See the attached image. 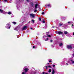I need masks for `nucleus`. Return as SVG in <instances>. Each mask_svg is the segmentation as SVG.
Masks as SVG:
<instances>
[{
    "instance_id": "obj_28",
    "label": "nucleus",
    "mask_w": 74,
    "mask_h": 74,
    "mask_svg": "<svg viewBox=\"0 0 74 74\" xmlns=\"http://www.w3.org/2000/svg\"><path fill=\"white\" fill-rule=\"evenodd\" d=\"M26 73H25L24 72H23L22 73V74H25Z\"/></svg>"
},
{
    "instance_id": "obj_2",
    "label": "nucleus",
    "mask_w": 74,
    "mask_h": 74,
    "mask_svg": "<svg viewBox=\"0 0 74 74\" xmlns=\"http://www.w3.org/2000/svg\"><path fill=\"white\" fill-rule=\"evenodd\" d=\"M56 34H59V35H60V34H62L63 33V32L61 31H58V32L56 31Z\"/></svg>"
},
{
    "instance_id": "obj_25",
    "label": "nucleus",
    "mask_w": 74,
    "mask_h": 74,
    "mask_svg": "<svg viewBox=\"0 0 74 74\" xmlns=\"http://www.w3.org/2000/svg\"><path fill=\"white\" fill-rule=\"evenodd\" d=\"M55 65H54V64L53 65V67H55Z\"/></svg>"
},
{
    "instance_id": "obj_39",
    "label": "nucleus",
    "mask_w": 74,
    "mask_h": 74,
    "mask_svg": "<svg viewBox=\"0 0 74 74\" xmlns=\"http://www.w3.org/2000/svg\"><path fill=\"white\" fill-rule=\"evenodd\" d=\"M72 63H74V61H73L72 62Z\"/></svg>"
},
{
    "instance_id": "obj_38",
    "label": "nucleus",
    "mask_w": 74,
    "mask_h": 74,
    "mask_svg": "<svg viewBox=\"0 0 74 74\" xmlns=\"http://www.w3.org/2000/svg\"><path fill=\"white\" fill-rule=\"evenodd\" d=\"M10 27H9V29H10Z\"/></svg>"
},
{
    "instance_id": "obj_5",
    "label": "nucleus",
    "mask_w": 74,
    "mask_h": 74,
    "mask_svg": "<svg viewBox=\"0 0 74 74\" xmlns=\"http://www.w3.org/2000/svg\"><path fill=\"white\" fill-rule=\"evenodd\" d=\"M0 12H1V13H3V14L5 13V11L1 9H0Z\"/></svg>"
},
{
    "instance_id": "obj_3",
    "label": "nucleus",
    "mask_w": 74,
    "mask_h": 74,
    "mask_svg": "<svg viewBox=\"0 0 74 74\" xmlns=\"http://www.w3.org/2000/svg\"><path fill=\"white\" fill-rule=\"evenodd\" d=\"M72 47H73V46L71 45H67V48L68 49H72Z\"/></svg>"
},
{
    "instance_id": "obj_26",
    "label": "nucleus",
    "mask_w": 74,
    "mask_h": 74,
    "mask_svg": "<svg viewBox=\"0 0 74 74\" xmlns=\"http://www.w3.org/2000/svg\"><path fill=\"white\" fill-rule=\"evenodd\" d=\"M48 67H49V68H51V66L50 65Z\"/></svg>"
},
{
    "instance_id": "obj_30",
    "label": "nucleus",
    "mask_w": 74,
    "mask_h": 74,
    "mask_svg": "<svg viewBox=\"0 0 74 74\" xmlns=\"http://www.w3.org/2000/svg\"><path fill=\"white\" fill-rule=\"evenodd\" d=\"M8 0H4V1H5V2H6V1H7Z\"/></svg>"
},
{
    "instance_id": "obj_6",
    "label": "nucleus",
    "mask_w": 74,
    "mask_h": 74,
    "mask_svg": "<svg viewBox=\"0 0 74 74\" xmlns=\"http://www.w3.org/2000/svg\"><path fill=\"white\" fill-rule=\"evenodd\" d=\"M24 70L25 71V73H27V71H28V70H29V69H28V68H25L24 69Z\"/></svg>"
},
{
    "instance_id": "obj_19",
    "label": "nucleus",
    "mask_w": 74,
    "mask_h": 74,
    "mask_svg": "<svg viewBox=\"0 0 74 74\" xmlns=\"http://www.w3.org/2000/svg\"><path fill=\"white\" fill-rule=\"evenodd\" d=\"M62 25V24H60L59 25V26L60 27Z\"/></svg>"
},
{
    "instance_id": "obj_32",
    "label": "nucleus",
    "mask_w": 74,
    "mask_h": 74,
    "mask_svg": "<svg viewBox=\"0 0 74 74\" xmlns=\"http://www.w3.org/2000/svg\"><path fill=\"white\" fill-rule=\"evenodd\" d=\"M49 62H51V63H52V62L51 61V60H50L49 61Z\"/></svg>"
},
{
    "instance_id": "obj_31",
    "label": "nucleus",
    "mask_w": 74,
    "mask_h": 74,
    "mask_svg": "<svg viewBox=\"0 0 74 74\" xmlns=\"http://www.w3.org/2000/svg\"><path fill=\"white\" fill-rule=\"evenodd\" d=\"M47 40H48V38L46 39L45 40V41H47Z\"/></svg>"
},
{
    "instance_id": "obj_16",
    "label": "nucleus",
    "mask_w": 74,
    "mask_h": 74,
    "mask_svg": "<svg viewBox=\"0 0 74 74\" xmlns=\"http://www.w3.org/2000/svg\"><path fill=\"white\" fill-rule=\"evenodd\" d=\"M11 12H8V14H9V15H10V14H11Z\"/></svg>"
},
{
    "instance_id": "obj_33",
    "label": "nucleus",
    "mask_w": 74,
    "mask_h": 74,
    "mask_svg": "<svg viewBox=\"0 0 74 74\" xmlns=\"http://www.w3.org/2000/svg\"><path fill=\"white\" fill-rule=\"evenodd\" d=\"M42 73L43 74H45V72H43Z\"/></svg>"
},
{
    "instance_id": "obj_35",
    "label": "nucleus",
    "mask_w": 74,
    "mask_h": 74,
    "mask_svg": "<svg viewBox=\"0 0 74 74\" xmlns=\"http://www.w3.org/2000/svg\"><path fill=\"white\" fill-rule=\"evenodd\" d=\"M55 27V26H53L52 28H54Z\"/></svg>"
},
{
    "instance_id": "obj_22",
    "label": "nucleus",
    "mask_w": 74,
    "mask_h": 74,
    "mask_svg": "<svg viewBox=\"0 0 74 74\" xmlns=\"http://www.w3.org/2000/svg\"><path fill=\"white\" fill-rule=\"evenodd\" d=\"M7 25L8 26H10V23H7Z\"/></svg>"
},
{
    "instance_id": "obj_23",
    "label": "nucleus",
    "mask_w": 74,
    "mask_h": 74,
    "mask_svg": "<svg viewBox=\"0 0 74 74\" xmlns=\"http://www.w3.org/2000/svg\"><path fill=\"white\" fill-rule=\"evenodd\" d=\"M42 15H44V12H43L42 13Z\"/></svg>"
},
{
    "instance_id": "obj_9",
    "label": "nucleus",
    "mask_w": 74,
    "mask_h": 74,
    "mask_svg": "<svg viewBox=\"0 0 74 74\" xmlns=\"http://www.w3.org/2000/svg\"><path fill=\"white\" fill-rule=\"evenodd\" d=\"M64 34H68V32L66 31H65L64 32Z\"/></svg>"
},
{
    "instance_id": "obj_41",
    "label": "nucleus",
    "mask_w": 74,
    "mask_h": 74,
    "mask_svg": "<svg viewBox=\"0 0 74 74\" xmlns=\"http://www.w3.org/2000/svg\"><path fill=\"white\" fill-rule=\"evenodd\" d=\"M47 64H49V63H48Z\"/></svg>"
},
{
    "instance_id": "obj_42",
    "label": "nucleus",
    "mask_w": 74,
    "mask_h": 74,
    "mask_svg": "<svg viewBox=\"0 0 74 74\" xmlns=\"http://www.w3.org/2000/svg\"><path fill=\"white\" fill-rule=\"evenodd\" d=\"M66 64H67V65H68V64L66 63Z\"/></svg>"
},
{
    "instance_id": "obj_1",
    "label": "nucleus",
    "mask_w": 74,
    "mask_h": 74,
    "mask_svg": "<svg viewBox=\"0 0 74 74\" xmlns=\"http://www.w3.org/2000/svg\"><path fill=\"white\" fill-rule=\"evenodd\" d=\"M30 16L32 19H33L36 16L35 14L33 13L31 14H30Z\"/></svg>"
},
{
    "instance_id": "obj_40",
    "label": "nucleus",
    "mask_w": 74,
    "mask_h": 74,
    "mask_svg": "<svg viewBox=\"0 0 74 74\" xmlns=\"http://www.w3.org/2000/svg\"><path fill=\"white\" fill-rule=\"evenodd\" d=\"M73 36H74V32H73Z\"/></svg>"
},
{
    "instance_id": "obj_20",
    "label": "nucleus",
    "mask_w": 74,
    "mask_h": 74,
    "mask_svg": "<svg viewBox=\"0 0 74 74\" xmlns=\"http://www.w3.org/2000/svg\"><path fill=\"white\" fill-rule=\"evenodd\" d=\"M45 67H46V69H48V66H45Z\"/></svg>"
},
{
    "instance_id": "obj_44",
    "label": "nucleus",
    "mask_w": 74,
    "mask_h": 74,
    "mask_svg": "<svg viewBox=\"0 0 74 74\" xmlns=\"http://www.w3.org/2000/svg\"><path fill=\"white\" fill-rule=\"evenodd\" d=\"M0 1H1V0H0Z\"/></svg>"
},
{
    "instance_id": "obj_27",
    "label": "nucleus",
    "mask_w": 74,
    "mask_h": 74,
    "mask_svg": "<svg viewBox=\"0 0 74 74\" xmlns=\"http://www.w3.org/2000/svg\"><path fill=\"white\" fill-rule=\"evenodd\" d=\"M53 41L52 40H51L50 41L51 42H52Z\"/></svg>"
},
{
    "instance_id": "obj_15",
    "label": "nucleus",
    "mask_w": 74,
    "mask_h": 74,
    "mask_svg": "<svg viewBox=\"0 0 74 74\" xmlns=\"http://www.w3.org/2000/svg\"><path fill=\"white\" fill-rule=\"evenodd\" d=\"M32 22H33V23H34V20H32Z\"/></svg>"
},
{
    "instance_id": "obj_36",
    "label": "nucleus",
    "mask_w": 74,
    "mask_h": 74,
    "mask_svg": "<svg viewBox=\"0 0 74 74\" xmlns=\"http://www.w3.org/2000/svg\"><path fill=\"white\" fill-rule=\"evenodd\" d=\"M30 23V21H29L28 22V23Z\"/></svg>"
},
{
    "instance_id": "obj_24",
    "label": "nucleus",
    "mask_w": 74,
    "mask_h": 74,
    "mask_svg": "<svg viewBox=\"0 0 74 74\" xmlns=\"http://www.w3.org/2000/svg\"><path fill=\"white\" fill-rule=\"evenodd\" d=\"M48 36L49 37H51V35H48Z\"/></svg>"
},
{
    "instance_id": "obj_10",
    "label": "nucleus",
    "mask_w": 74,
    "mask_h": 74,
    "mask_svg": "<svg viewBox=\"0 0 74 74\" xmlns=\"http://www.w3.org/2000/svg\"><path fill=\"white\" fill-rule=\"evenodd\" d=\"M55 70L53 69L52 70V74H55Z\"/></svg>"
},
{
    "instance_id": "obj_34",
    "label": "nucleus",
    "mask_w": 74,
    "mask_h": 74,
    "mask_svg": "<svg viewBox=\"0 0 74 74\" xmlns=\"http://www.w3.org/2000/svg\"><path fill=\"white\" fill-rule=\"evenodd\" d=\"M28 2H29V0H26Z\"/></svg>"
},
{
    "instance_id": "obj_7",
    "label": "nucleus",
    "mask_w": 74,
    "mask_h": 74,
    "mask_svg": "<svg viewBox=\"0 0 74 74\" xmlns=\"http://www.w3.org/2000/svg\"><path fill=\"white\" fill-rule=\"evenodd\" d=\"M38 6V4H36L35 5V8L36 9L37 8V7Z\"/></svg>"
},
{
    "instance_id": "obj_14",
    "label": "nucleus",
    "mask_w": 74,
    "mask_h": 74,
    "mask_svg": "<svg viewBox=\"0 0 74 74\" xmlns=\"http://www.w3.org/2000/svg\"><path fill=\"white\" fill-rule=\"evenodd\" d=\"M37 10H35L34 11V12H37Z\"/></svg>"
},
{
    "instance_id": "obj_4",
    "label": "nucleus",
    "mask_w": 74,
    "mask_h": 74,
    "mask_svg": "<svg viewBox=\"0 0 74 74\" xmlns=\"http://www.w3.org/2000/svg\"><path fill=\"white\" fill-rule=\"evenodd\" d=\"M22 29L23 30H26V29H27V26H24V27Z\"/></svg>"
},
{
    "instance_id": "obj_11",
    "label": "nucleus",
    "mask_w": 74,
    "mask_h": 74,
    "mask_svg": "<svg viewBox=\"0 0 74 74\" xmlns=\"http://www.w3.org/2000/svg\"><path fill=\"white\" fill-rule=\"evenodd\" d=\"M46 6H47V7H51V4H48V5H46Z\"/></svg>"
},
{
    "instance_id": "obj_13",
    "label": "nucleus",
    "mask_w": 74,
    "mask_h": 74,
    "mask_svg": "<svg viewBox=\"0 0 74 74\" xmlns=\"http://www.w3.org/2000/svg\"><path fill=\"white\" fill-rule=\"evenodd\" d=\"M51 69H49V73H51Z\"/></svg>"
},
{
    "instance_id": "obj_37",
    "label": "nucleus",
    "mask_w": 74,
    "mask_h": 74,
    "mask_svg": "<svg viewBox=\"0 0 74 74\" xmlns=\"http://www.w3.org/2000/svg\"><path fill=\"white\" fill-rule=\"evenodd\" d=\"M72 26H73L74 25H73V24H72Z\"/></svg>"
},
{
    "instance_id": "obj_12",
    "label": "nucleus",
    "mask_w": 74,
    "mask_h": 74,
    "mask_svg": "<svg viewBox=\"0 0 74 74\" xmlns=\"http://www.w3.org/2000/svg\"><path fill=\"white\" fill-rule=\"evenodd\" d=\"M12 23L14 24V25H16V23L15 22H12Z\"/></svg>"
},
{
    "instance_id": "obj_17",
    "label": "nucleus",
    "mask_w": 74,
    "mask_h": 74,
    "mask_svg": "<svg viewBox=\"0 0 74 74\" xmlns=\"http://www.w3.org/2000/svg\"><path fill=\"white\" fill-rule=\"evenodd\" d=\"M39 21H41V18H39Z\"/></svg>"
},
{
    "instance_id": "obj_18",
    "label": "nucleus",
    "mask_w": 74,
    "mask_h": 74,
    "mask_svg": "<svg viewBox=\"0 0 74 74\" xmlns=\"http://www.w3.org/2000/svg\"><path fill=\"white\" fill-rule=\"evenodd\" d=\"M68 23H70L71 24V23H72L70 21L68 22Z\"/></svg>"
},
{
    "instance_id": "obj_21",
    "label": "nucleus",
    "mask_w": 74,
    "mask_h": 74,
    "mask_svg": "<svg viewBox=\"0 0 74 74\" xmlns=\"http://www.w3.org/2000/svg\"><path fill=\"white\" fill-rule=\"evenodd\" d=\"M42 22H43V23H45V21L43 20L42 21Z\"/></svg>"
},
{
    "instance_id": "obj_8",
    "label": "nucleus",
    "mask_w": 74,
    "mask_h": 74,
    "mask_svg": "<svg viewBox=\"0 0 74 74\" xmlns=\"http://www.w3.org/2000/svg\"><path fill=\"white\" fill-rule=\"evenodd\" d=\"M59 45L60 47H61V46H63V43H60L59 44Z\"/></svg>"
},
{
    "instance_id": "obj_43",
    "label": "nucleus",
    "mask_w": 74,
    "mask_h": 74,
    "mask_svg": "<svg viewBox=\"0 0 74 74\" xmlns=\"http://www.w3.org/2000/svg\"><path fill=\"white\" fill-rule=\"evenodd\" d=\"M31 29H32V28H31Z\"/></svg>"
},
{
    "instance_id": "obj_29",
    "label": "nucleus",
    "mask_w": 74,
    "mask_h": 74,
    "mask_svg": "<svg viewBox=\"0 0 74 74\" xmlns=\"http://www.w3.org/2000/svg\"><path fill=\"white\" fill-rule=\"evenodd\" d=\"M36 48V46H33V48Z\"/></svg>"
}]
</instances>
